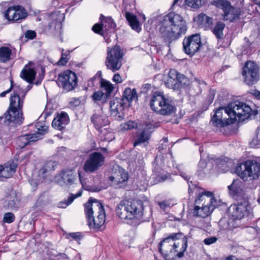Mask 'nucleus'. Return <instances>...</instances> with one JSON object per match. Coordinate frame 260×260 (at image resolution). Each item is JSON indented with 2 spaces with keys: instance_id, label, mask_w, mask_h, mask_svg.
<instances>
[{
  "instance_id": "obj_1",
  "label": "nucleus",
  "mask_w": 260,
  "mask_h": 260,
  "mask_svg": "<svg viewBox=\"0 0 260 260\" xmlns=\"http://www.w3.org/2000/svg\"><path fill=\"white\" fill-rule=\"evenodd\" d=\"M223 110V108H219L216 110L210 122L213 126L221 127L234 123L236 120L243 121L248 119L252 112L249 106L235 102L229 104L224 109L229 118L224 120L222 119Z\"/></svg>"
},
{
  "instance_id": "obj_2",
  "label": "nucleus",
  "mask_w": 260,
  "mask_h": 260,
  "mask_svg": "<svg viewBox=\"0 0 260 260\" xmlns=\"http://www.w3.org/2000/svg\"><path fill=\"white\" fill-rule=\"evenodd\" d=\"M160 25L161 37L169 46L173 41L185 35L187 30L186 21L181 15L174 12L165 16Z\"/></svg>"
},
{
  "instance_id": "obj_3",
  "label": "nucleus",
  "mask_w": 260,
  "mask_h": 260,
  "mask_svg": "<svg viewBox=\"0 0 260 260\" xmlns=\"http://www.w3.org/2000/svg\"><path fill=\"white\" fill-rule=\"evenodd\" d=\"M187 238L182 233H173L159 243V251L166 260L183 256L187 247Z\"/></svg>"
},
{
  "instance_id": "obj_4",
  "label": "nucleus",
  "mask_w": 260,
  "mask_h": 260,
  "mask_svg": "<svg viewBox=\"0 0 260 260\" xmlns=\"http://www.w3.org/2000/svg\"><path fill=\"white\" fill-rule=\"evenodd\" d=\"M84 212L88 225L91 229H99L104 224L106 216L101 202L90 198L84 205Z\"/></svg>"
},
{
  "instance_id": "obj_5",
  "label": "nucleus",
  "mask_w": 260,
  "mask_h": 260,
  "mask_svg": "<svg viewBox=\"0 0 260 260\" xmlns=\"http://www.w3.org/2000/svg\"><path fill=\"white\" fill-rule=\"evenodd\" d=\"M10 106L3 116H0V124L16 127L22 124L23 99H10Z\"/></svg>"
},
{
  "instance_id": "obj_6",
  "label": "nucleus",
  "mask_w": 260,
  "mask_h": 260,
  "mask_svg": "<svg viewBox=\"0 0 260 260\" xmlns=\"http://www.w3.org/2000/svg\"><path fill=\"white\" fill-rule=\"evenodd\" d=\"M143 202L140 200L121 202L116 209L117 215L121 219H140L143 216Z\"/></svg>"
},
{
  "instance_id": "obj_7",
  "label": "nucleus",
  "mask_w": 260,
  "mask_h": 260,
  "mask_svg": "<svg viewBox=\"0 0 260 260\" xmlns=\"http://www.w3.org/2000/svg\"><path fill=\"white\" fill-rule=\"evenodd\" d=\"M217 205L213 193L205 191L199 194L198 199L196 200L192 214L194 216L206 218L211 214Z\"/></svg>"
},
{
  "instance_id": "obj_8",
  "label": "nucleus",
  "mask_w": 260,
  "mask_h": 260,
  "mask_svg": "<svg viewBox=\"0 0 260 260\" xmlns=\"http://www.w3.org/2000/svg\"><path fill=\"white\" fill-rule=\"evenodd\" d=\"M235 173L243 180L257 179L260 176V163L255 160H247L238 164Z\"/></svg>"
},
{
  "instance_id": "obj_9",
  "label": "nucleus",
  "mask_w": 260,
  "mask_h": 260,
  "mask_svg": "<svg viewBox=\"0 0 260 260\" xmlns=\"http://www.w3.org/2000/svg\"><path fill=\"white\" fill-rule=\"evenodd\" d=\"M211 5L222 10V19L225 21L235 22L239 19L242 15L241 9L233 6L227 0H213Z\"/></svg>"
},
{
  "instance_id": "obj_10",
  "label": "nucleus",
  "mask_w": 260,
  "mask_h": 260,
  "mask_svg": "<svg viewBox=\"0 0 260 260\" xmlns=\"http://www.w3.org/2000/svg\"><path fill=\"white\" fill-rule=\"evenodd\" d=\"M123 55L124 53L119 46H115L111 48L108 47L105 60L107 68L113 72L119 70L122 66Z\"/></svg>"
},
{
  "instance_id": "obj_11",
  "label": "nucleus",
  "mask_w": 260,
  "mask_h": 260,
  "mask_svg": "<svg viewBox=\"0 0 260 260\" xmlns=\"http://www.w3.org/2000/svg\"><path fill=\"white\" fill-rule=\"evenodd\" d=\"M91 121L93 123L95 128L98 131L101 136L104 137L105 140L110 141L112 140L113 134L107 129L102 128L109 124V121L107 116L101 112L94 113L90 118Z\"/></svg>"
},
{
  "instance_id": "obj_12",
  "label": "nucleus",
  "mask_w": 260,
  "mask_h": 260,
  "mask_svg": "<svg viewBox=\"0 0 260 260\" xmlns=\"http://www.w3.org/2000/svg\"><path fill=\"white\" fill-rule=\"evenodd\" d=\"M242 75L247 85L254 84L259 79L258 66L253 61H247L243 68Z\"/></svg>"
},
{
  "instance_id": "obj_13",
  "label": "nucleus",
  "mask_w": 260,
  "mask_h": 260,
  "mask_svg": "<svg viewBox=\"0 0 260 260\" xmlns=\"http://www.w3.org/2000/svg\"><path fill=\"white\" fill-rule=\"evenodd\" d=\"M57 83L67 91L72 90L77 84L76 74L70 70H66L58 75Z\"/></svg>"
},
{
  "instance_id": "obj_14",
  "label": "nucleus",
  "mask_w": 260,
  "mask_h": 260,
  "mask_svg": "<svg viewBox=\"0 0 260 260\" xmlns=\"http://www.w3.org/2000/svg\"><path fill=\"white\" fill-rule=\"evenodd\" d=\"M150 106L152 110L160 115H171L175 111V107L168 101V99H152Z\"/></svg>"
},
{
  "instance_id": "obj_15",
  "label": "nucleus",
  "mask_w": 260,
  "mask_h": 260,
  "mask_svg": "<svg viewBox=\"0 0 260 260\" xmlns=\"http://www.w3.org/2000/svg\"><path fill=\"white\" fill-rule=\"evenodd\" d=\"M183 46L186 54L193 55L199 51L202 46L200 35L196 34L185 37L183 40Z\"/></svg>"
},
{
  "instance_id": "obj_16",
  "label": "nucleus",
  "mask_w": 260,
  "mask_h": 260,
  "mask_svg": "<svg viewBox=\"0 0 260 260\" xmlns=\"http://www.w3.org/2000/svg\"><path fill=\"white\" fill-rule=\"evenodd\" d=\"M230 194L237 202L248 200L245 184L239 179L234 180L232 184L228 186Z\"/></svg>"
},
{
  "instance_id": "obj_17",
  "label": "nucleus",
  "mask_w": 260,
  "mask_h": 260,
  "mask_svg": "<svg viewBox=\"0 0 260 260\" xmlns=\"http://www.w3.org/2000/svg\"><path fill=\"white\" fill-rule=\"evenodd\" d=\"M134 99H113L110 101V109L111 114L118 116L120 119L124 116V110L131 106Z\"/></svg>"
},
{
  "instance_id": "obj_18",
  "label": "nucleus",
  "mask_w": 260,
  "mask_h": 260,
  "mask_svg": "<svg viewBox=\"0 0 260 260\" xmlns=\"http://www.w3.org/2000/svg\"><path fill=\"white\" fill-rule=\"evenodd\" d=\"M105 157L100 152H94L91 153L85 161L84 170L86 172L92 173L98 170L104 164Z\"/></svg>"
},
{
  "instance_id": "obj_19",
  "label": "nucleus",
  "mask_w": 260,
  "mask_h": 260,
  "mask_svg": "<svg viewBox=\"0 0 260 260\" xmlns=\"http://www.w3.org/2000/svg\"><path fill=\"white\" fill-rule=\"evenodd\" d=\"M27 15L25 10L19 6L10 7L4 13L5 18L13 22H18L24 19Z\"/></svg>"
},
{
  "instance_id": "obj_20",
  "label": "nucleus",
  "mask_w": 260,
  "mask_h": 260,
  "mask_svg": "<svg viewBox=\"0 0 260 260\" xmlns=\"http://www.w3.org/2000/svg\"><path fill=\"white\" fill-rule=\"evenodd\" d=\"M184 78L183 75L179 73L174 69H171L168 76L165 78V83L167 87L177 89L180 87V84Z\"/></svg>"
},
{
  "instance_id": "obj_21",
  "label": "nucleus",
  "mask_w": 260,
  "mask_h": 260,
  "mask_svg": "<svg viewBox=\"0 0 260 260\" xmlns=\"http://www.w3.org/2000/svg\"><path fill=\"white\" fill-rule=\"evenodd\" d=\"M233 216L234 218L242 219L248 216L252 210L248 200L237 202L233 206Z\"/></svg>"
},
{
  "instance_id": "obj_22",
  "label": "nucleus",
  "mask_w": 260,
  "mask_h": 260,
  "mask_svg": "<svg viewBox=\"0 0 260 260\" xmlns=\"http://www.w3.org/2000/svg\"><path fill=\"white\" fill-rule=\"evenodd\" d=\"M109 180L116 187L121 188L125 186L127 182L128 174L123 170L118 169L113 173L109 177Z\"/></svg>"
},
{
  "instance_id": "obj_23",
  "label": "nucleus",
  "mask_w": 260,
  "mask_h": 260,
  "mask_svg": "<svg viewBox=\"0 0 260 260\" xmlns=\"http://www.w3.org/2000/svg\"><path fill=\"white\" fill-rule=\"evenodd\" d=\"M100 86L102 91L95 92L91 98H102L104 95L105 98H108L114 89L113 84L104 79H101Z\"/></svg>"
},
{
  "instance_id": "obj_24",
  "label": "nucleus",
  "mask_w": 260,
  "mask_h": 260,
  "mask_svg": "<svg viewBox=\"0 0 260 260\" xmlns=\"http://www.w3.org/2000/svg\"><path fill=\"white\" fill-rule=\"evenodd\" d=\"M153 128L154 127L151 124H147L142 131L137 135V139L134 143V146L136 147L141 143L148 141L150 138Z\"/></svg>"
},
{
  "instance_id": "obj_25",
  "label": "nucleus",
  "mask_w": 260,
  "mask_h": 260,
  "mask_svg": "<svg viewBox=\"0 0 260 260\" xmlns=\"http://www.w3.org/2000/svg\"><path fill=\"white\" fill-rule=\"evenodd\" d=\"M69 117L67 113L61 112L57 117L54 118L52 122V126L55 129L63 131L69 123Z\"/></svg>"
},
{
  "instance_id": "obj_26",
  "label": "nucleus",
  "mask_w": 260,
  "mask_h": 260,
  "mask_svg": "<svg viewBox=\"0 0 260 260\" xmlns=\"http://www.w3.org/2000/svg\"><path fill=\"white\" fill-rule=\"evenodd\" d=\"M20 202V199L17 196L16 192L12 190L5 197V206L8 209H17L19 206Z\"/></svg>"
},
{
  "instance_id": "obj_27",
  "label": "nucleus",
  "mask_w": 260,
  "mask_h": 260,
  "mask_svg": "<svg viewBox=\"0 0 260 260\" xmlns=\"http://www.w3.org/2000/svg\"><path fill=\"white\" fill-rule=\"evenodd\" d=\"M18 164L14 161L0 166V177L5 179L11 177L16 172Z\"/></svg>"
},
{
  "instance_id": "obj_28",
  "label": "nucleus",
  "mask_w": 260,
  "mask_h": 260,
  "mask_svg": "<svg viewBox=\"0 0 260 260\" xmlns=\"http://www.w3.org/2000/svg\"><path fill=\"white\" fill-rule=\"evenodd\" d=\"M37 140V134H26L19 136L17 139L16 144L18 147L22 149L31 142H36Z\"/></svg>"
},
{
  "instance_id": "obj_29",
  "label": "nucleus",
  "mask_w": 260,
  "mask_h": 260,
  "mask_svg": "<svg viewBox=\"0 0 260 260\" xmlns=\"http://www.w3.org/2000/svg\"><path fill=\"white\" fill-rule=\"evenodd\" d=\"M176 168L178 170L179 175L187 181L189 193H192L197 188V184L193 183L192 181H189L190 179V176L184 171L183 165H176Z\"/></svg>"
},
{
  "instance_id": "obj_30",
  "label": "nucleus",
  "mask_w": 260,
  "mask_h": 260,
  "mask_svg": "<svg viewBox=\"0 0 260 260\" xmlns=\"http://www.w3.org/2000/svg\"><path fill=\"white\" fill-rule=\"evenodd\" d=\"M145 93L146 96L151 98H165L164 92L157 89L153 88L150 84H146L142 87L141 93Z\"/></svg>"
},
{
  "instance_id": "obj_31",
  "label": "nucleus",
  "mask_w": 260,
  "mask_h": 260,
  "mask_svg": "<svg viewBox=\"0 0 260 260\" xmlns=\"http://www.w3.org/2000/svg\"><path fill=\"white\" fill-rule=\"evenodd\" d=\"M124 15L132 29L139 32L141 30V27L137 17L127 11L124 12Z\"/></svg>"
},
{
  "instance_id": "obj_32",
  "label": "nucleus",
  "mask_w": 260,
  "mask_h": 260,
  "mask_svg": "<svg viewBox=\"0 0 260 260\" xmlns=\"http://www.w3.org/2000/svg\"><path fill=\"white\" fill-rule=\"evenodd\" d=\"M36 75V72L35 70L28 65L25 66L20 74V77L29 83H31L34 81Z\"/></svg>"
},
{
  "instance_id": "obj_33",
  "label": "nucleus",
  "mask_w": 260,
  "mask_h": 260,
  "mask_svg": "<svg viewBox=\"0 0 260 260\" xmlns=\"http://www.w3.org/2000/svg\"><path fill=\"white\" fill-rule=\"evenodd\" d=\"M12 50L8 47L3 46L0 47V62L6 63L12 59Z\"/></svg>"
},
{
  "instance_id": "obj_34",
  "label": "nucleus",
  "mask_w": 260,
  "mask_h": 260,
  "mask_svg": "<svg viewBox=\"0 0 260 260\" xmlns=\"http://www.w3.org/2000/svg\"><path fill=\"white\" fill-rule=\"evenodd\" d=\"M100 20L103 26L104 30L109 31L111 29H114L116 24L111 17H105L103 15H101Z\"/></svg>"
},
{
  "instance_id": "obj_35",
  "label": "nucleus",
  "mask_w": 260,
  "mask_h": 260,
  "mask_svg": "<svg viewBox=\"0 0 260 260\" xmlns=\"http://www.w3.org/2000/svg\"><path fill=\"white\" fill-rule=\"evenodd\" d=\"M61 175L63 182L68 185L72 184L75 180V175L72 170L62 171Z\"/></svg>"
},
{
  "instance_id": "obj_36",
  "label": "nucleus",
  "mask_w": 260,
  "mask_h": 260,
  "mask_svg": "<svg viewBox=\"0 0 260 260\" xmlns=\"http://www.w3.org/2000/svg\"><path fill=\"white\" fill-rule=\"evenodd\" d=\"M197 19L199 24L203 25L205 27L211 28L213 24L212 18L208 16L205 14L201 13L198 16Z\"/></svg>"
},
{
  "instance_id": "obj_37",
  "label": "nucleus",
  "mask_w": 260,
  "mask_h": 260,
  "mask_svg": "<svg viewBox=\"0 0 260 260\" xmlns=\"http://www.w3.org/2000/svg\"><path fill=\"white\" fill-rule=\"evenodd\" d=\"M225 27V24L221 21L216 22L213 27L212 31L216 37L218 39H221L223 36V29Z\"/></svg>"
},
{
  "instance_id": "obj_38",
  "label": "nucleus",
  "mask_w": 260,
  "mask_h": 260,
  "mask_svg": "<svg viewBox=\"0 0 260 260\" xmlns=\"http://www.w3.org/2000/svg\"><path fill=\"white\" fill-rule=\"evenodd\" d=\"M82 193V191L81 189L76 194L71 193L68 200H64V201L60 202L58 203V207L61 208H66L67 206L70 205L76 198L81 196Z\"/></svg>"
},
{
  "instance_id": "obj_39",
  "label": "nucleus",
  "mask_w": 260,
  "mask_h": 260,
  "mask_svg": "<svg viewBox=\"0 0 260 260\" xmlns=\"http://www.w3.org/2000/svg\"><path fill=\"white\" fill-rule=\"evenodd\" d=\"M37 129V133L34 134H37L38 140L40 139V135H44L48 132V126L43 122H38L36 123L35 125Z\"/></svg>"
},
{
  "instance_id": "obj_40",
  "label": "nucleus",
  "mask_w": 260,
  "mask_h": 260,
  "mask_svg": "<svg viewBox=\"0 0 260 260\" xmlns=\"http://www.w3.org/2000/svg\"><path fill=\"white\" fill-rule=\"evenodd\" d=\"M86 103L85 99H72L69 103V106L74 109L77 107H83Z\"/></svg>"
},
{
  "instance_id": "obj_41",
  "label": "nucleus",
  "mask_w": 260,
  "mask_h": 260,
  "mask_svg": "<svg viewBox=\"0 0 260 260\" xmlns=\"http://www.w3.org/2000/svg\"><path fill=\"white\" fill-rule=\"evenodd\" d=\"M185 3L188 7L197 9L204 4V0H185Z\"/></svg>"
},
{
  "instance_id": "obj_42",
  "label": "nucleus",
  "mask_w": 260,
  "mask_h": 260,
  "mask_svg": "<svg viewBox=\"0 0 260 260\" xmlns=\"http://www.w3.org/2000/svg\"><path fill=\"white\" fill-rule=\"evenodd\" d=\"M231 224L230 219L228 220L225 218H221L219 222L220 229L222 230H232L233 224L231 225Z\"/></svg>"
},
{
  "instance_id": "obj_43",
  "label": "nucleus",
  "mask_w": 260,
  "mask_h": 260,
  "mask_svg": "<svg viewBox=\"0 0 260 260\" xmlns=\"http://www.w3.org/2000/svg\"><path fill=\"white\" fill-rule=\"evenodd\" d=\"M136 89L135 88L132 89L129 87H127L125 89L122 98H138Z\"/></svg>"
},
{
  "instance_id": "obj_44",
  "label": "nucleus",
  "mask_w": 260,
  "mask_h": 260,
  "mask_svg": "<svg viewBox=\"0 0 260 260\" xmlns=\"http://www.w3.org/2000/svg\"><path fill=\"white\" fill-rule=\"evenodd\" d=\"M250 145L252 147H255L260 145V126L257 127L256 131V136L252 139L250 143Z\"/></svg>"
},
{
  "instance_id": "obj_45",
  "label": "nucleus",
  "mask_w": 260,
  "mask_h": 260,
  "mask_svg": "<svg viewBox=\"0 0 260 260\" xmlns=\"http://www.w3.org/2000/svg\"><path fill=\"white\" fill-rule=\"evenodd\" d=\"M15 219L14 214L12 212H7L4 215L3 221L4 223H11Z\"/></svg>"
},
{
  "instance_id": "obj_46",
  "label": "nucleus",
  "mask_w": 260,
  "mask_h": 260,
  "mask_svg": "<svg viewBox=\"0 0 260 260\" xmlns=\"http://www.w3.org/2000/svg\"><path fill=\"white\" fill-rule=\"evenodd\" d=\"M137 123H138L135 121L129 120L124 123L123 129L125 130H130L136 128L138 126Z\"/></svg>"
},
{
  "instance_id": "obj_47",
  "label": "nucleus",
  "mask_w": 260,
  "mask_h": 260,
  "mask_svg": "<svg viewBox=\"0 0 260 260\" xmlns=\"http://www.w3.org/2000/svg\"><path fill=\"white\" fill-rule=\"evenodd\" d=\"M56 164L55 161L52 160H49L46 162V163L43 166V168L46 170L49 173L54 170V167L56 166Z\"/></svg>"
},
{
  "instance_id": "obj_48",
  "label": "nucleus",
  "mask_w": 260,
  "mask_h": 260,
  "mask_svg": "<svg viewBox=\"0 0 260 260\" xmlns=\"http://www.w3.org/2000/svg\"><path fill=\"white\" fill-rule=\"evenodd\" d=\"M70 238L78 241L83 238V236L80 232L70 233L67 235V238L69 239Z\"/></svg>"
},
{
  "instance_id": "obj_49",
  "label": "nucleus",
  "mask_w": 260,
  "mask_h": 260,
  "mask_svg": "<svg viewBox=\"0 0 260 260\" xmlns=\"http://www.w3.org/2000/svg\"><path fill=\"white\" fill-rule=\"evenodd\" d=\"M48 173L49 172L42 167L38 172V178L39 181L43 182Z\"/></svg>"
},
{
  "instance_id": "obj_50",
  "label": "nucleus",
  "mask_w": 260,
  "mask_h": 260,
  "mask_svg": "<svg viewBox=\"0 0 260 260\" xmlns=\"http://www.w3.org/2000/svg\"><path fill=\"white\" fill-rule=\"evenodd\" d=\"M92 29L94 32L100 34L101 35H103V34L102 33V31L104 30L103 28L102 23L101 24L99 23L95 24L92 26Z\"/></svg>"
},
{
  "instance_id": "obj_51",
  "label": "nucleus",
  "mask_w": 260,
  "mask_h": 260,
  "mask_svg": "<svg viewBox=\"0 0 260 260\" xmlns=\"http://www.w3.org/2000/svg\"><path fill=\"white\" fill-rule=\"evenodd\" d=\"M68 55L67 54L62 53L61 57L58 60L57 63L59 66H64L67 63L69 59L68 57Z\"/></svg>"
},
{
  "instance_id": "obj_52",
  "label": "nucleus",
  "mask_w": 260,
  "mask_h": 260,
  "mask_svg": "<svg viewBox=\"0 0 260 260\" xmlns=\"http://www.w3.org/2000/svg\"><path fill=\"white\" fill-rule=\"evenodd\" d=\"M247 95L248 96H253L255 98L260 96V91L255 89H251L247 92Z\"/></svg>"
},
{
  "instance_id": "obj_53",
  "label": "nucleus",
  "mask_w": 260,
  "mask_h": 260,
  "mask_svg": "<svg viewBox=\"0 0 260 260\" xmlns=\"http://www.w3.org/2000/svg\"><path fill=\"white\" fill-rule=\"evenodd\" d=\"M217 239H218L216 237H208L204 239V243L206 245H210L215 243L217 241Z\"/></svg>"
},
{
  "instance_id": "obj_54",
  "label": "nucleus",
  "mask_w": 260,
  "mask_h": 260,
  "mask_svg": "<svg viewBox=\"0 0 260 260\" xmlns=\"http://www.w3.org/2000/svg\"><path fill=\"white\" fill-rule=\"evenodd\" d=\"M61 23L59 21H55L49 25L50 27H53L55 30H59L61 28Z\"/></svg>"
},
{
  "instance_id": "obj_55",
  "label": "nucleus",
  "mask_w": 260,
  "mask_h": 260,
  "mask_svg": "<svg viewBox=\"0 0 260 260\" xmlns=\"http://www.w3.org/2000/svg\"><path fill=\"white\" fill-rule=\"evenodd\" d=\"M240 219H238L236 218L230 219V223H231V225L233 224V226H232V230L235 228L241 227V224L239 223V221H240Z\"/></svg>"
},
{
  "instance_id": "obj_56",
  "label": "nucleus",
  "mask_w": 260,
  "mask_h": 260,
  "mask_svg": "<svg viewBox=\"0 0 260 260\" xmlns=\"http://www.w3.org/2000/svg\"><path fill=\"white\" fill-rule=\"evenodd\" d=\"M207 167V163L205 160L201 159L198 164V171L204 170Z\"/></svg>"
},
{
  "instance_id": "obj_57",
  "label": "nucleus",
  "mask_w": 260,
  "mask_h": 260,
  "mask_svg": "<svg viewBox=\"0 0 260 260\" xmlns=\"http://www.w3.org/2000/svg\"><path fill=\"white\" fill-rule=\"evenodd\" d=\"M36 34L34 31L28 30L25 34V37L27 39H33L35 38Z\"/></svg>"
},
{
  "instance_id": "obj_58",
  "label": "nucleus",
  "mask_w": 260,
  "mask_h": 260,
  "mask_svg": "<svg viewBox=\"0 0 260 260\" xmlns=\"http://www.w3.org/2000/svg\"><path fill=\"white\" fill-rule=\"evenodd\" d=\"M158 205L163 210H165L167 207L169 206V204L166 201L158 202Z\"/></svg>"
},
{
  "instance_id": "obj_59",
  "label": "nucleus",
  "mask_w": 260,
  "mask_h": 260,
  "mask_svg": "<svg viewBox=\"0 0 260 260\" xmlns=\"http://www.w3.org/2000/svg\"><path fill=\"white\" fill-rule=\"evenodd\" d=\"M35 176L34 175L33 178L29 180L30 184L34 187H36L40 181H39V179H36Z\"/></svg>"
},
{
  "instance_id": "obj_60",
  "label": "nucleus",
  "mask_w": 260,
  "mask_h": 260,
  "mask_svg": "<svg viewBox=\"0 0 260 260\" xmlns=\"http://www.w3.org/2000/svg\"><path fill=\"white\" fill-rule=\"evenodd\" d=\"M153 171L157 176H159L162 173V169L158 165H156L154 167Z\"/></svg>"
},
{
  "instance_id": "obj_61",
  "label": "nucleus",
  "mask_w": 260,
  "mask_h": 260,
  "mask_svg": "<svg viewBox=\"0 0 260 260\" xmlns=\"http://www.w3.org/2000/svg\"><path fill=\"white\" fill-rule=\"evenodd\" d=\"M113 80L117 83H121L122 82L121 76L118 74H116L114 75Z\"/></svg>"
},
{
  "instance_id": "obj_62",
  "label": "nucleus",
  "mask_w": 260,
  "mask_h": 260,
  "mask_svg": "<svg viewBox=\"0 0 260 260\" xmlns=\"http://www.w3.org/2000/svg\"><path fill=\"white\" fill-rule=\"evenodd\" d=\"M20 90H19V91H15V92L14 93V95L11 96V98H21L25 96V94H23L22 92H20Z\"/></svg>"
},
{
  "instance_id": "obj_63",
  "label": "nucleus",
  "mask_w": 260,
  "mask_h": 260,
  "mask_svg": "<svg viewBox=\"0 0 260 260\" xmlns=\"http://www.w3.org/2000/svg\"><path fill=\"white\" fill-rule=\"evenodd\" d=\"M95 103H99V101H102V103L106 102L107 99H92Z\"/></svg>"
},
{
  "instance_id": "obj_64",
  "label": "nucleus",
  "mask_w": 260,
  "mask_h": 260,
  "mask_svg": "<svg viewBox=\"0 0 260 260\" xmlns=\"http://www.w3.org/2000/svg\"><path fill=\"white\" fill-rule=\"evenodd\" d=\"M216 94V91L214 89H211L209 92V98H214Z\"/></svg>"
}]
</instances>
